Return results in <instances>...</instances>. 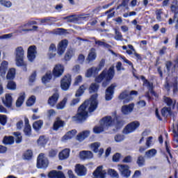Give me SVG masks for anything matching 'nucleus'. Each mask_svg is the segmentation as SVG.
I'll return each mask as SVG.
<instances>
[{
    "mask_svg": "<svg viewBox=\"0 0 178 178\" xmlns=\"http://www.w3.org/2000/svg\"><path fill=\"white\" fill-rule=\"evenodd\" d=\"M162 15H163V12H162V9L157 10L156 11V19L159 22H162Z\"/></svg>",
    "mask_w": 178,
    "mask_h": 178,
    "instance_id": "56",
    "label": "nucleus"
},
{
    "mask_svg": "<svg viewBox=\"0 0 178 178\" xmlns=\"http://www.w3.org/2000/svg\"><path fill=\"white\" fill-rule=\"evenodd\" d=\"M92 74H98V71L97 70V68H95V67H92L90 69H88L86 72V77H91Z\"/></svg>",
    "mask_w": 178,
    "mask_h": 178,
    "instance_id": "38",
    "label": "nucleus"
},
{
    "mask_svg": "<svg viewBox=\"0 0 178 178\" xmlns=\"http://www.w3.org/2000/svg\"><path fill=\"white\" fill-rule=\"evenodd\" d=\"M37 57V47L31 45L28 48L27 58L29 62H34Z\"/></svg>",
    "mask_w": 178,
    "mask_h": 178,
    "instance_id": "10",
    "label": "nucleus"
},
{
    "mask_svg": "<svg viewBox=\"0 0 178 178\" xmlns=\"http://www.w3.org/2000/svg\"><path fill=\"white\" fill-rule=\"evenodd\" d=\"M140 127V122L135 120L127 124L122 130L123 134L127 135L134 133Z\"/></svg>",
    "mask_w": 178,
    "mask_h": 178,
    "instance_id": "6",
    "label": "nucleus"
},
{
    "mask_svg": "<svg viewBox=\"0 0 178 178\" xmlns=\"http://www.w3.org/2000/svg\"><path fill=\"white\" fill-rule=\"evenodd\" d=\"M2 143L4 145H12L15 144V137L12 136H5L3 138Z\"/></svg>",
    "mask_w": 178,
    "mask_h": 178,
    "instance_id": "23",
    "label": "nucleus"
},
{
    "mask_svg": "<svg viewBox=\"0 0 178 178\" xmlns=\"http://www.w3.org/2000/svg\"><path fill=\"white\" fill-rule=\"evenodd\" d=\"M86 59L88 62H92V60H95V59H97V53L94 48L90 49V51L89 52Z\"/></svg>",
    "mask_w": 178,
    "mask_h": 178,
    "instance_id": "28",
    "label": "nucleus"
},
{
    "mask_svg": "<svg viewBox=\"0 0 178 178\" xmlns=\"http://www.w3.org/2000/svg\"><path fill=\"white\" fill-rule=\"evenodd\" d=\"M163 102L166 104L167 106H172V108H175V106H176V100H175L173 103V99L166 96H163Z\"/></svg>",
    "mask_w": 178,
    "mask_h": 178,
    "instance_id": "31",
    "label": "nucleus"
},
{
    "mask_svg": "<svg viewBox=\"0 0 178 178\" xmlns=\"http://www.w3.org/2000/svg\"><path fill=\"white\" fill-rule=\"evenodd\" d=\"M3 104L6 108H12V104H13V98L10 95H6V100Z\"/></svg>",
    "mask_w": 178,
    "mask_h": 178,
    "instance_id": "29",
    "label": "nucleus"
},
{
    "mask_svg": "<svg viewBox=\"0 0 178 178\" xmlns=\"http://www.w3.org/2000/svg\"><path fill=\"white\" fill-rule=\"evenodd\" d=\"M172 66H173V63L172 61L170 60L166 61L165 67L168 73L170 72V69H172Z\"/></svg>",
    "mask_w": 178,
    "mask_h": 178,
    "instance_id": "62",
    "label": "nucleus"
},
{
    "mask_svg": "<svg viewBox=\"0 0 178 178\" xmlns=\"http://www.w3.org/2000/svg\"><path fill=\"white\" fill-rule=\"evenodd\" d=\"M79 158L83 161H86V159H92L94 158V154L92 152L88 150H83L79 152Z\"/></svg>",
    "mask_w": 178,
    "mask_h": 178,
    "instance_id": "15",
    "label": "nucleus"
},
{
    "mask_svg": "<svg viewBox=\"0 0 178 178\" xmlns=\"http://www.w3.org/2000/svg\"><path fill=\"white\" fill-rule=\"evenodd\" d=\"M72 56H73V51L69 50L65 53V56H64V60L66 62H69V60H70V59H72Z\"/></svg>",
    "mask_w": 178,
    "mask_h": 178,
    "instance_id": "52",
    "label": "nucleus"
},
{
    "mask_svg": "<svg viewBox=\"0 0 178 178\" xmlns=\"http://www.w3.org/2000/svg\"><path fill=\"white\" fill-rule=\"evenodd\" d=\"M120 156H122V155L120 154V153H115V154L113 156V162H119V161H120Z\"/></svg>",
    "mask_w": 178,
    "mask_h": 178,
    "instance_id": "63",
    "label": "nucleus"
},
{
    "mask_svg": "<svg viewBox=\"0 0 178 178\" xmlns=\"http://www.w3.org/2000/svg\"><path fill=\"white\" fill-rule=\"evenodd\" d=\"M24 99H26V93H20L19 97L16 101V106L18 108L22 106V105H23V102H24Z\"/></svg>",
    "mask_w": 178,
    "mask_h": 178,
    "instance_id": "34",
    "label": "nucleus"
},
{
    "mask_svg": "<svg viewBox=\"0 0 178 178\" xmlns=\"http://www.w3.org/2000/svg\"><path fill=\"white\" fill-rule=\"evenodd\" d=\"M76 134H77V131L76 129H72L67 131L65 135L63 136L64 140H70L73 138Z\"/></svg>",
    "mask_w": 178,
    "mask_h": 178,
    "instance_id": "32",
    "label": "nucleus"
},
{
    "mask_svg": "<svg viewBox=\"0 0 178 178\" xmlns=\"http://www.w3.org/2000/svg\"><path fill=\"white\" fill-rule=\"evenodd\" d=\"M145 155L147 158H152V156L156 155V150L155 149H151L145 152Z\"/></svg>",
    "mask_w": 178,
    "mask_h": 178,
    "instance_id": "54",
    "label": "nucleus"
},
{
    "mask_svg": "<svg viewBox=\"0 0 178 178\" xmlns=\"http://www.w3.org/2000/svg\"><path fill=\"white\" fill-rule=\"evenodd\" d=\"M88 136H90V131H83L76 136V140L78 141H84Z\"/></svg>",
    "mask_w": 178,
    "mask_h": 178,
    "instance_id": "26",
    "label": "nucleus"
},
{
    "mask_svg": "<svg viewBox=\"0 0 178 178\" xmlns=\"http://www.w3.org/2000/svg\"><path fill=\"white\" fill-rule=\"evenodd\" d=\"M113 77H115V67L111 66L108 70H106V69L104 70L102 73L95 78V81L96 83H102L104 79H105L106 81L102 83V87H106L113 79Z\"/></svg>",
    "mask_w": 178,
    "mask_h": 178,
    "instance_id": "2",
    "label": "nucleus"
},
{
    "mask_svg": "<svg viewBox=\"0 0 178 178\" xmlns=\"http://www.w3.org/2000/svg\"><path fill=\"white\" fill-rule=\"evenodd\" d=\"M65 124H66L65 121L62 120L60 118L57 117L53 124L52 129L54 130V131H58L59 129L65 127Z\"/></svg>",
    "mask_w": 178,
    "mask_h": 178,
    "instance_id": "14",
    "label": "nucleus"
},
{
    "mask_svg": "<svg viewBox=\"0 0 178 178\" xmlns=\"http://www.w3.org/2000/svg\"><path fill=\"white\" fill-rule=\"evenodd\" d=\"M115 88H116V84L112 83L108 86L105 91V99L106 101H112L113 95L115 94Z\"/></svg>",
    "mask_w": 178,
    "mask_h": 178,
    "instance_id": "11",
    "label": "nucleus"
},
{
    "mask_svg": "<svg viewBox=\"0 0 178 178\" xmlns=\"http://www.w3.org/2000/svg\"><path fill=\"white\" fill-rule=\"evenodd\" d=\"M35 96L32 95L31 96L29 99L26 101L27 106H33L34 104H35Z\"/></svg>",
    "mask_w": 178,
    "mask_h": 178,
    "instance_id": "51",
    "label": "nucleus"
},
{
    "mask_svg": "<svg viewBox=\"0 0 178 178\" xmlns=\"http://www.w3.org/2000/svg\"><path fill=\"white\" fill-rule=\"evenodd\" d=\"M65 73V65L62 64H56L52 70L51 74L54 79H59L63 76Z\"/></svg>",
    "mask_w": 178,
    "mask_h": 178,
    "instance_id": "8",
    "label": "nucleus"
},
{
    "mask_svg": "<svg viewBox=\"0 0 178 178\" xmlns=\"http://www.w3.org/2000/svg\"><path fill=\"white\" fill-rule=\"evenodd\" d=\"M98 108V93L92 95L85 100L77 109L76 114L72 116V121L76 123H84L88 119V113L95 112Z\"/></svg>",
    "mask_w": 178,
    "mask_h": 178,
    "instance_id": "1",
    "label": "nucleus"
},
{
    "mask_svg": "<svg viewBox=\"0 0 178 178\" xmlns=\"http://www.w3.org/2000/svg\"><path fill=\"white\" fill-rule=\"evenodd\" d=\"M64 20H67V22H69L70 23H77V22L80 20V18L77 15H69L65 17Z\"/></svg>",
    "mask_w": 178,
    "mask_h": 178,
    "instance_id": "33",
    "label": "nucleus"
},
{
    "mask_svg": "<svg viewBox=\"0 0 178 178\" xmlns=\"http://www.w3.org/2000/svg\"><path fill=\"white\" fill-rule=\"evenodd\" d=\"M43 124H44V121H42V120H39L33 122V129H34L35 131H40Z\"/></svg>",
    "mask_w": 178,
    "mask_h": 178,
    "instance_id": "30",
    "label": "nucleus"
},
{
    "mask_svg": "<svg viewBox=\"0 0 178 178\" xmlns=\"http://www.w3.org/2000/svg\"><path fill=\"white\" fill-rule=\"evenodd\" d=\"M104 130H105V127H104V126H95L93 128V133H95V134H100V133H102Z\"/></svg>",
    "mask_w": 178,
    "mask_h": 178,
    "instance_id": "48",
    "label": "nucleus"
},
{
    "mask_svg": "<svg viewBox=\"0 0 178 178\" xmlns=\"http://www.w3.org/2000/svg\"><path fill=\"white\" fill-rule=\"evenodd\" d=\"M24 133L25 136H26L27 137H30L31 136V126L25 125L24 128Z\"/></svg>",
    "mask_w": 178,
    "mask_h": 178,
    "instance_id": "50",
    "label": "nucleus"
},
{
    "mask_svg": "<svg viewBox=\"0 0 178 178\" xmlns=\"http://www.w3.org/2000/svg\"><path fill=\"white\" fill-rule=\"evenodd\" d=\"M67 44H69V42L66 39L61 40L58 43L57 49L58 55H63V54H65V51H66V48H67Z\"/></svg>",
    "mask_w": 178,
    "mask_h": 178,
    "instance_id": "13",
    "label": "nucleus"
},
{
    "mask_svg": "<svg viewBox=\"0 0 178 178\" xmlns=\"http://www.w3.org/2000/svg\"><path fill=\"white\" fill-rule=\"evenodd\" d=\"M108 175H110V176H112V177H118L119 176V174H118V172H116V170L113 169L108 170Z\"/></svg>",
    "mask_w": 178,
    "mask_h": 178,
    "instance_id": "64",
    "label": "nucleus"
},
{
    "mask_svg": "<svg viewBox=\"0 0 178 178\" xmlns=\"http://www.w3.org/2000/svg\"><path fill=\"white\" fill-rule=\"evenodd\" d=\"M47 143H48V139H47L44 136H40L38 139V144L41 147H45Z\"/></svg>",
    "mask_w": 178,
    "mask_h": 178,
    "instance_id": "39",
    "label": "nucleus"
},
{
    "mask_svg": "<svg viewBox=\"0 0 178 178\" xmlns=\"http://www.w3.org/2000/svg\"><path fill=\"white\" fill-rule=\"evenodd\" d=\"M165 147L166 152L168 154L170 158L171 159H173V155H172V153L170 152V143L168 140H165Z\"/></svg>",
    "mask_w": 178,
    "mask_h": 178,
    "instance_id": "44",
    "label": "nucleus"
},
{
    "mask_svg": "<svg viewBox=\"0 0 178 178\" xmlns=\"http://www.w3.org/2000/svg\"><path fill=\"white\" fill-rule=\"evenodd\" d=\"M86 85H81L79 89L76 90L75 97H81L84 94V91H86Z\"/></svg>",
    "mask_w": 178,
    "mask_h": 178,
    "instance_id": "40",
    "label": "nucleus"
},
{
    "mask_svg": "<svg viewBox=\"0 0 178 178\" xmlns=\"http://www.w3.org/2000/svg\"><path fill=\"white\" fill-rule=\"evenodd\" d=\"M138 92L136 90H131L130 92V94H128L127 90L121 92L120 95L118 96L119 99H124L123 104H129L130 101H131V95H138Z\"/></svg>",
    "mask_w": 178,
    "mask_h": 178,
    "instance_id": "7",
    "label": "nucleus"
},
{
    "mask_svg": "<svg viewBox=\"0 0 178 178\" xmlns=\"http://www.w3.org/2000/svg\"><path fill=\"white\" fill-rule=\"evenodd\" d=\"M83 81V76L81 75H79L75 78V81L74 83V86H79V83H81Z\"/></svg>",
    "mask_w": 178,
    "mask_h": 178,
    "instance_id": "61",
    "label": "nucleus"
},
{
    "mask_svg": "<svg viewBox=\"0 0 178 178\" xmlns=\"http://www.w3.org/2000/svg\"><path fill=\"white\" fill-rule=\"evenodd\" d=\"M133 109H134V104H130L128 106L127 105L122 106L121 108V111L123 113V115H127L129 112H133Z\"/></svg>",
    "mask_w": 178,
    "mask_h": 178,
    "instance_id": "24",
    "label": "nucleus"
},
{
    "mask_svg": "<svg viewBox=\"0 0 178 178\" xmlns=\"http://www.w3.org/2000/svg\"><path fill=\"white\" fill-rule=\"evenodd\" d=\"M172 133L174 134V140L172 142V146L175 148H177V147H178V124H177V129L174 128L172 129Z\"/></svg>",
    "mask_w": 178,
    "mask_h": 178,
    "instance_id": "25",
    "label": "nucleus"
},
{
    "mask_svg": "<svg viewBox=\"0 0 178 178\" xmlns=\"http://www.w3.org/2000/svg\"><path fill=\"white\" fill-rule=\"evenodd\" d=\"M9 65V63L6 60L2 61L0 66V76L1 77H5L6 75V72H8V66ZM3 94V86H2V84H0V95H2Z\"/></svg>",
    "mask_w": 178,
    "mask_h": 178,
    "instance_id": "9",
    "label": "nucleus"
},
{
    "mask_svg": "<svg viewBox=\"0 0 178 178\" xmlns=\"http://www.w3.org/2000/svg\"><path fill=\"white\" fill-rule=\"evenodd\" d=\"M1 5L6 6V8H10L12 6V2L10 1L0 0Z\"/></svg>",
    "mask_w": 178,
    "mask_h": 178,
    "instance_id": "58",
    "label": "nucleus"
},
{
    "mask_svg": "<svg viewBox=\"0 0 178 178\" xmlns=\"http://www.w3.org/2000/svg\"><path fill=\"white\" fill-rule=\"evenodd\" d=\"M136 163L140 168H141V166H144V165H145V158H144L143 156H139L138 157Z\"/></svg>",
    "mask_w": 178,
    "mask_h": 178,
    "instance_id": "46",
    "label": "nucleus"
},
{
    "mask_svg": "<svg viewBox=\"0 0 178 178\" xmlns=\"http://www.w3.org/2000/svg\"><path fill=\"white\" fill-rule=\"evenodd\" d=\"M171 12L174 13L173 19L176 22V24L175 26V28L176 30L178 29V6H176L175 5L172 4L170 6Z\"/></svg>",
    "mask_w": 178,
    "mask_h": 178,
    "instance_id": "19",
    "label": "nucleus"
},
{
    "mask_svg": "<svg viewBox=\"0 0 178 178\" xmlns=\"http://www.w3.org/2000/svg\"><path fill=\"white\" fill-rule=\"evenodd\" d=\"M102 165L98 166L96 170L93 172V176L96 178H105L106 175V172L105 170L102 171Z\"/></svg>",
    "mask_w": 178,
    "mask_h": 178,
    "instance_id": "16",
    "label": "nucleus"
},
{
    "mask_svg": "<svg viewBox=\"0 0 178 178\" xmlns=\"http://www.w3.org/2000/svg\"><path fill=\"white\" fill-rule=\"evenodd\" d=\"M60 86L63 91H67L72 86V75L70 74L64 75L60 79Z\"/></svg>",
    "mask_w": 178,
    "mask_h": 178,
    "instance_id": "4",
    "label": "nucleus"
},
{
    "mask_svg": "<svg viewBox=\"0 0 178 178\" xmlns=\"http://www.w3.org/2000/svg\"><path fill=\"white\" fill-rule=\"evenodd\" d=\"M16 76V70L15 68H10L6 75L7 80H13Z\"/></svg>",
    "mask_w": 178,
    "mask_h": 178,
    "instance_id": "36",
    "label": "nucleus"
},
{
    "mask_svg": "<svg viewBox=\"0 0 178 178\" xmlns=\"http://www.w3.org/2000/svg\"><path fill=\"white\" fill-rule=\"evenodd\" d=\"M104 66H105V59H102L98 67H95L98 73L102 70V67H104Z\"/></svg>",
    "mask_w": 178,
    "mask_h": 178,
    "instance_id": "57",
    "label": "nucleus"
},
{
    "mask_svg": "<svg viewBox=\"0 0 178 178\" xmlns=\"http://www.w3.org/2000/svg\"><path fill=\"white\" fill-rule=\"evenodd\" d=\"M16 82L13 81H9L7 83V89L10 90L11 91H15L16 90Z\"/></svg>",
    "mask_w": 178,
    "mask_h": 178,
    "instance_id": "43",
    "label": "nucleus"
},
{
    "mask_svg": "<svg viewBox=\"0 0 178 178\" xmlns=\"http://www.w3.org/2000/svg\"><path fill=\"white\" fill-rule=\"evenodd\" d=\"M58 99H59V93L55 92L49 98L47 104L50 106L54 107L56 105V104H58Z\"/></svg>",
    "mask_w": 178,
    "mask_h": 178,
    "instance_id": "17",
    "label": "nucleus"
},
{
    "mask_svg": "<svg viewBox=\"0 0 178 178\" xmlns=\"http://www.w3.org/2000/svg\"><path fill=\"white\" fill-rule=\"evenodd\" d=\"M49 165V160L45 157L44 153H40L37 159L36 166L38 169H47V167Z\"/></svg>",
    "mask_w": 178,
    "mask_h": 178,
    "instance_id": "5",
    "label": "nucleus"
},
{
    "mask_svg": "<svg viewBox=\"0 0 178 178\" xmlns=\"http://www.w3.org/2000/svg\"><path fill=\"white\" fill-rule=\"evenodd\" d=\"M22 159L24 161H31V159H33V150L27 149L22 154Z\"/></svg>",
    "mask_w": 178,
    "mask_h": 178,
    "instance_id": "27",
    "label": "nucleus"
},
{
    "mask_svg": "<svg viewBox=\"0 0 178 178\" xmlns=\"http://www.w3.org/2000/svg\"><path fill=\"white\" fill-rule=\"evenodd\" d=\"M121 175L123 177H130L131 175V171L129 170V165H120Z\"/></svg>",
    "mask_w": 178,
    "mask_h": 178,
    "instance_id": "20",
    "label": "nucleus"
},
{
    "mask_svg": "<svg viewBox=\"0 0 178 178\" xmlns=\"http://www.w3.org/2000/svg\"><path fill=\"white\" fill-rule=\"evenodd\" d=\"M52 73L51 72H47L42 77V82L44 83V84H47V83H49L51 80H52Z\"/></svg>",
    "mask_w": 178,
    "mask_h": 178,
    "instance_id": "35",
    "label": "nucleus"
},
{
    "mask_svg": "<svg viewBox=\"0 0 178 178\" xmlns=\"http://www.w3.org/2000/svg\"><path fill=\"white\" fill-rule=\"evenodd\" d=\"M13 134L15 137V143L17 144H20V143L23 141V136H22V134L20 132H13Z\"/></svg>",
    "mask_w": 178,
    "mask_h": 178,
    "instance_id": "41",
    "label": "nucleus"
},
{
    "mask_svg": "<svg viewBox=\"0 0 178 178\" xmlns=\"http://www.w3.org/2000/svg\"><path fill=\"white\" fill-rule=\"evenodd\" d=\"M102 126L104 127V129H109V127H112L113 125V118H112V116L107 115L102 118Z\"/></svg>",
    "mask_w": 178,
    "mask_h": 178,
    "instance_id": "12",
    "label": "nucleus"
},
{
    "mask_svg": "<svg viewBox=\"0 0 178 178\" xmlns=\"http://www.w3.org/2000/svg\"><path fill=\"white\" fill-rule=\"evenodd\" d=\"M166 113H169V115H172V108L170 107H163L161 109V115L163 118L166 116Z\"/></svg>",
    "mask_w": 178,
    "mask_h": 178,
    "instance_id": "47",
    "label": "nucleus"
},
{
    "mask_svg": "<svg viewBox=\"0 0 178 178\" xmlns=\"http://www.w3.org/2000/svg\"><path fill=\"white\" fill-rule=\"evenodd\" d=\"M98 90H99V85L96 83H92L90 84L89 87L90 94H92V92H98Z\"/></svg>",
    "mask_w": 178,
    "mask_h": 178,
    "instance_id": "37",
    "label": "nucleus"
},
{
    "mask_svg": "<svg viewBox=\"0 0 178 178\" xmlns=\"http://www.w3.org/2000/svg\"><path fill=\"white\" fill-rule=\"evenodd\" d=\"M90 147H91L93 152L95 154H97L98 148H99V147H101V144L99 143H98V142H96V143H92L90 145Z\"/></svg>",
    "mask_w": 178,
    "mask_h": 178,
    "instance_id": "49",
    "label": "nucleus"
},
{
    "mask_svg": "<svg viewBox=\"0 0 178 178\" xmlns=\"http://www.w3.org/2000/svg\"><path fill=\"white\" fill-rule=\"evenodd\" d=\"M16 62H22V60H24V50L22 47H18L16 49Z\"/></svg>",
    "mask_w": 178,
    "mask_h": 178,
    "instance_id": "18",
    "label": "nucleus"
},
{
    "mask_svg": "<svg viewBox=\"0 0 178 178\" xmlns=\"http://www.w3.org/2000/svg\"><path fill=\"white\" fill-rule=\"evenodd\" d=\"M114 138L116 143H120V141H123L124 140V136L120 134H118L114 137Z\"/></svg>",
    "mask_w": 178,
    "mask_h": 178,
    "instance_id": "59",
    "label": "nucleus"
},
{
    "mask_svg": "<svg viewBox=\"0 0 178 178\" xmlns=\"http://www.w3.org/2000/svg\"><path fill=\"white\" fill-rule=\"evenodd\" d=\"M16 65L18 67H22L24 72H27V63H24V60L16 62Z\"/></svg>",
    "mask_w": 178,
    "mask_h": 178,
    "instance_id": "53",
    "label": "nucleus"
},
{
    "mask_svg": "<svg viewBox=\"0 0 178 178\" xmlns=\"http://www.w3.org/2000/svg\"><path fill=\"white\" fill-rule=\"evenodd\" d=\"M75 172L78 175V176H86V167L80 164H76L75 167Z\"/></svg>",
    "mask_w": 178,
    "mask_h": 178,
    "instance_id": "22",
    "label": "nucleus"
},
{
    "mask_svg": "<svg viewBox=\"0 0 178 178\" xmlns=\"http://www.w3.org/2000/svg\"><path fill=\"white\" fill-rule=\"evenodd\" d=\"M140 79L143 81V87H147L148 90V91L145 92V98L147 99L149 102V101H152V99H154V98L151 97V95L149 94H152V95L155 97V98L159 99V95H158V93H156V92L154 90V83L152 82H149L148 79H145V76H144V75L140 76Z\"/></svg>",
    "mask_w": 178,
    "mask_h": 178,
    "instance_id": "3",
    "label": "nucleus"
},
{
    "mask_svg": "<svg viewBox=\"0 0 178 178\" xmlns=\"http://www.w3.org/2000/svg\"><path fill=\"white\" fill-rule=\"evenodd\" d=\"M7 122L8 119L6 118V115H0V123L2 124V126H5Z\"/></svg>",
    "mask_w": 178,
    "mask_h": 178,
    "instance_id": "60",
    "label": "nucleus"
},
{
    "mask_svg": "<svg viewBox=\"0 0 178 178\" xmlns=\"http://www.w3.org/2000/svg\"><path fill=\"white\" fill-rule=\"evenodd\" d=\"M70 155V149H64L58 154V157L60 161H65V159H67Z\"/></svg>",
    "mask_w": 178,
    "mask_h": 178,
    "instance_id": "21",
    "label": "nucleus"
},
{
    "mask_svg": "<svg viewBox=\"0 0 178 178\" xmlns=\"http://www.w3.org/2000/svg\"><path fill=\"white\" fill-rule=\"evenodd\" d=\"M115 31V36L114 39L116 41H123V35H122V32L119 31L118 29H114Z\"/></svg>",
    "mask_w": 178,
    "mask_h": 178,
    "instance_id": "42",
    "label": "nucleus"
},
{
    "mask_svg": "<svg viewBox=\"0 0 178 178\" xmlns=\"http://www.w3.org/2000/svg\"><path fill=\"white\" fill-rule=\"evenodd\" d=\"M124 124V121H123L122 120L116 119L115 128L117 129V130H119L121 128H122Z\"/></svg>",
    "mask_w": 178,
    "mask_h": 178,
    "instance_id": "55",
    "label": "nucleus"
},
{
    "mask_svg": "<svg viewBox=\"0 0 178 178\" xmlns=\"http://www.w3.org/2000/svg\"><path fill=\"white\" fill-rule=\"evenodd\" d=\"M67 102V99L65 97L61 102H60L56 105V109H63L66 106V103Z\"/></svg>",
    "mask_w": 178,
    "mask_h": 178,
    "instance_id": "45",
    "label": "nucleus"
}]
</instances>
